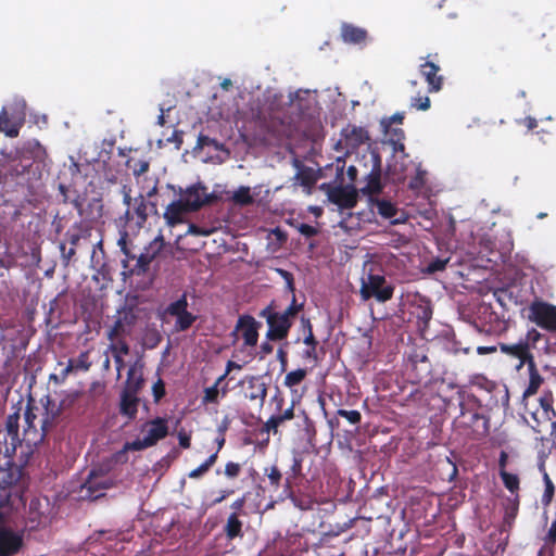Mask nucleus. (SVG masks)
<instances>
[{
	"label": "nucleus",
	"instance_id": "1",
	"mask_svg": "<svg viewBox=\"0 0 556 556\" xmlns=\"http://www.w3.org/2000/svg\"><path fill=\"white\" fill-rule=\"evenodd\" d=\"M46 159V148L39 141L25 142L14 156L0 160V182L28 185L40 176Z\"/></svg>",
	"mask_w": 556,
	"mask_h": 556
},
{
	"label": "nucleus",
	"instance_id": "2",
	"mask_svg": "<svg viewBox=\"0 0 556 556\" xmlns=\"http://www.w3.org/2000/svg\"><path fill=\"white\" fill-rule=\"evenodd\" d=\"M283 97L281 94H274L268 101V106L265 111H260L255 121L264 135L274 139L289 138L293 132L292 119L283 112L281 104Z\"/></svg>",
	"mask_w": 556,
	"mask_h": 556
},
{
	"label": "nucleus",
	"instance_id": "3",
	"mask_svg": "<svg viewBox=\"0 0 556 556\" xmlns=\"http://www.w3.org/2000/svg\"><path fill=\"white\" fill-rule=\"evenodd\" d=\"M35 410H38V408L29 401L24 413L26 424L24 428V440L27 441L28 444H37L38 442H41L48 430L54 426L55 420L60 415V407H56L55 403L47 396L45 404V417L38 421L40 425V430H38L35 422L37 419Z\"/></svg>",
	"mask_w": 556,
	"mask_h": 556
},
{
	"label": "nucleus",
	"instance_id": "4",
	"mask_svg": "<svg viewBox=\"0 0 556 556\" xmlns=\"http://www.w3.org/2000/svg\"><path fill=\"white\" fill-rule=\"evenodd\" d=\"M117 483L118 480L110 473L109 469L99 466L89 471L80 492L86 498L97 500L103 496L106 490L117 486Z\"/></svg>",
	"mask_w": 556,
	"mask_h": 556
},
{
	"label": "nucleus",
	"instance_id": "5",
	"mask_svg": "<svg viewBox=\"0 0 556 556\" xmlns=\"http://www.w3.org/2000/svg\"><path fill=\"white\" fill-rule=\"evenodd\" d=\"M394 290V285L388 282L383 275L368 273L362 278L359 293L364 301L375 299L379 303H386L393 298Z\"/></svg>",
	"mask_w": 556,
	"mask_h": 556
},
{
	"label": "nucleus",
	"instance_id": "6",
	"mask_svg": "<svg viewBox=\"0 0 556 556\" xmlns=\"http://www.w3.org/2000/svg\"><path fill=\"white\" fill-rule=\"evenodd\" d=\"M455 424L471 440H481L490 432V419L473 409H462Z\"/></svg>",
	"mask_w": 556,
	"mask_h": 556
},
{
	"label": "nucleus",
	"instance_id": "7",
	"mask_svg": "<svg viewBox=\"0 0 556 556\" xmlns=\"http://www.w3.org/2000/svg\"><path fill=\"white\" fill-rule=\"evenodd\" d=\"M260 317L266 319L268 329L266 339L269 341H281L287 339L293 321L275 309V303L271 302L260 312Z\"/></svg>",
	"mask_w": 556,
	"mask_h": 556
},
{
	"label": "nucleus",
	"instance_id": "8",
	"mask_svg": "<svg viewBox=\"0 0 556 556\" xmlns=\"http://www.w3.org/2000/svg\"><path fill=\"white\" fill-rule=\"evenodd\" d=\"M141 309L134 304H126L117 311V318L108 331V339L113 341L130 336L140 318Z\"/></svg>",
	"mask_w": 556,
	"mask_h": 556
},
{
	"label": "nucleus",
	"instance_id": "9",
	"mask_svg": "<svg viewBox=\"0 0 556 556\" xmlns=\"http://www.w3.org/2000/svg\"><path fill=\"white\" fill-rule=\"evenodd\" d=\"M528 319L543 330L556 332V305L534 300L528 307Z\"/></svg>",
	"mask_w": 556,
	"mask_h": 556
},
{
	"label": "nucleus",
	"instance_id": "10",
	"mask_svg": "<svg viewBox=\"0 0 556 556\" xmlns=\"http://www.w3.org/2000/svg\"><path fill=\"white\" fill-rule=\"evenodd\" d=\"M149 206H151V211L156 212V206L154 203H148L146 201L144 195L139 194L134 198V203L130 208H126L125 213L118 217L117 224L121 228H126L131 223H135L137 228L143 227V225L148 220L149 216Z\"/></svg>",
	"mask_w": 556,
	"mask_h": 556
},
{
	"label": "nucleus",
	"instance_id": "11",
	"mask_svg": "<svg viewBox=\"0 0 556 556\" xmlns=\"http://www.w3.org/2000/svg\"><path fill=\"white\" fill-rule=\"evenodd\" d=\"M206 191L207 188L203 184L197 182L181 192V199L185 201L190 212H197L202 206L218 200L215 193H207Z\"/></svg>",
	"mask_w": 556,
	"mask_h": 556
},
{
	"label": "nucleus",
	"instance_id": "12",
	"mask_svg": "<svg viewBox=\"0 0 556 556\" xmlns=\"http://www.w3.org/2000/svg\"><path fill=\"white\" fill-rule=\"evenodd\" d=\"M24 547V536L4 525L0 513V554L17 555Z\"/></svg>",
	"mask_w": 556,
	"mask_h": 556
},
{
	"label": "nucleus",
	"instance_id": "13",
	"mask_svg": "<svg viewBox=\"0 0 556 556\" xmlns=\"http://www.w3.org/2000/svg\"><path fill=\"white\" fill-rule=\"evenodd\" d=\"M164 245L165 241L162 236L151 241L139 256L136 255V264L129 269L130 274L137 276L144 275L149 270L150 264L160 254Z\"/></svg>",
	"mask_w": 556,
	"mask_h": 556
},
{
	"label": "nucleus",
	"instance_id": "14",
	"mask_svg": "<svg viewBox=\"0 0 556 556\" xmlns=\"http://www.w3.org/2000/svg\"><path fill=\"white\" fill-rule=\"evenodd\" d=\"M240 384L244 389V397L254 402L260 408H262L268 390V386L264 381V378L262 376H247L240 381Z\"/></svg>",
	"mask_w": 556,
	"mask_h": 556
},
{
	"label": "nucleus",
	"instance_id": "15",
	"mask_svg": "<svg viewBox=\"0 0 556 556\" xmlns=\"http://www.w3.org/2000/svg\"><path fill=\"white\" fill-rule=\"evenodd\" d=\"M260 328L261 323H258L253 316L244 314L239 316L232 334L236 336V333L240 331L244 341V345L255 346L258 340Z\"/></svg>",
	"mask_w": 556,
	"mask_h": 556
},
{
	"label": "nucleus",
	"instance_id": "16",
	"mask_svg": "<svg viewBox=\"0 0 556 556\" xmlns=\"http://www.w3.org/2000/svg\"><path fill=\"white\" fill-rule=\"evenodd\" d=\"M371 161L372 166L366 177V185L362 188V192L370 197L379 194L383 189V185L381 182V156L378 153H372Z\"/></svg>",
	"mask_w": 556,
	"mask_h": 556
},
{
	"label": "nucleus",
	"instance_id": "17",
	"mask_svg": "<svg viewBox=\"0 0 556 556\" xmlns=\"http://www.w3.org/2000/svg\"><path fill=\"white\" fill-rule=\"evenodd\" d=\"M371 206L384 219H389L392 225H399L406 220L404 213H401L397 206L389 200L371 198Z\"/></svg>",
	"mask_w": 556,
	"mask_h": 556
},
{
	"label": "nucleus",
	"instance_id": "18",
	"mask_svg": "<svg viewBox=\"0 0 556 556\" xmlns=\"http://www.w3.org/2000/svg\"><path fill=\"white\" fill-rule=\"evenodd\" d=\"M412 358V369L408 374L409 380L412 383L420 384L426 383L431 378V364L428 356L422 355L420 358Z\"/></svg>",
	"mask_w": 556,
	"mask_h": 556
},
{
	"label": "nucleus",
	"instance_id": "19",
	"mask_svg": "<svg viewBox=\"0 0 556 556\" xmlns=\"http://www.w3.org/2000/svg\"><path fill=\"white\" fill-rule=\"evenodd\" d=\"M148 427L147 434L143 437L150 446H154L160 440L168 435L167 419L156 417L144 424Z\"/></svg>",
	"mask_w": 556,
	"mask_h": 556
},
{
	"label": "nucleus",
	"instance_id": "20",
	"mask_svg": "<svg viewBox=\"0 0 556 556\" xmlns=\"http://www.w3.org/2000/svg\"><path fill=\"white\" fill-rule=\"evenodd\" d=\"M328 197L341 208H353L357 203L356 191L350 187H336L330 190Z\"/></svg>",
	"mask_w": 556,
	"mask_h": 556
},
{
	"label": "nucleus",
	"instance_id": "21",
	"mask_svg": "<svg viewBox=\"0 0 556 556\" xmlns=\"http://www.w3.org/2000/svg\"><path fill=\"white\" fill-rule=\"evenodd\" d=\"M18 445L0 431V470L10 469L15 465L14 457Z\"/></svg>",
	"mask_w": 556,
	"mask_h": 556
},
{
	"label": "nucleus",
	"instance_id": "22",
	"mask_svg": "<svg viewBox=\"0 0 556 556\" xmlns=\"http://www.w3.org/2000/svg\"><path fill=\"white\" fill-rule=\"evenodd\" d=\"M419 71L428 84L429 92H438L442 89L444 78L442 75H439V65H437L433 62L427 61L420 65Z\"/></svg>",
	"mask_w": 556,
	"mask_h": 556
},
{
	"label": "nucleus",
	"instance_id": "23",
	"mask_svg": "<svg viewBox=\"0 0 556 556\" xmlns=\"http://www.w3.org/2000/svg\"><path fill=\"white\" fill-rule=\"evenodd\" d=\"M500 348L503 353L519 359L518 367L529 365L530 361H534L527 341H520L514 344L501 343Z\"/></svg>",
	"mask_w": 556,
	"mask_h": 556
},
{
	"label": "nucleus",
	"instance_id": "24",
	"mask_svg": "<svg viewBox=\"0 0 556 556\" xmlns=\"http://www.w3.org/2000/svg\"><path fill=\"white\" fill-rule=\"evenodd\" d=\"M49 525V517L45 511L40 510L39 500H31L26 518L28 530H37L46 528Z\"/></svg>",
	"mask_w": 556,
	"mask_h": 556
},
{
	"label": "nucleus",
	"instance_id": "25",
	"mask_svg": "<svg viewBox=\"0 0 556 556\" xmlns=\"http://www.w3.org/2000/svg\"><path fill=\"white\" fill-rule=\"evenodd\" d=\"M190 213L185 201L182 199L173 201L169 203L164 212V219L168 226H176L181 224L185 219V215Z\"/></svg>",
	"mask_w": 556,
	"mask_h": 556
},
{
	"label": "nucleus",
	"instance_id": "26",
	"mask_svg": "<svg viewBox=\"0 0 556 556\" xmlns=\"http://www.w3.org/2000/svg\"><path fill=\"white\" fill-rule=\"evenodd\" d=\"M367 30L353 24L343 23L341 26V38L345 43L362 45L367 40Z\"/></svg>",
	"mask_w": 556,
	"mask_h": 556
},
{
	"label": "nucleus",
	"instance_id": "27",
	"mask_svg": "<svg viewBox=\"0 0 556 556\" xmlns=\"http://www.w3.org/2000/svg\"><path fill=\"white\" fill-rule=\"evenodd\" d=\"M228 391V383L224 381V377H218L213 386L204 389L202 404H217L219 395L225 397Z\"/></svg>",
	"mask_w": 556,
	"mask_h": 556
},
{
	"label": "nucleus",
	"instance_id": "28",
	"mask_svg": "<svg viewBox=\"0 0 556 556\" xmlns=\"http://www.w3.org/2000/svg\"><path fill=\"white\" fill-rule=\"evenodd\" d=\"M381 125L384 128L388 141L393 146L394 152H403L405 149L403 142L405 139L404 130L401 127L390 126V123H386V119H382Z\"/></svg>",
	"mask_w": 556,
	"mask_h": 556
},
{
	"label": "nucleus",
	"instance_id": "29",
	"mask_svg": "<svg viewBox=\"0 0 556 556\" xmlns=\"http://www.w3.org/2000/svg\"><path fill=\"white\" fill-rule=\"evenodd\" d=\"M143 383L144 379L142 372H137L136 366L132 365L128 369L127 379L122 392L137 395L139 391L142 389Z\"/></svg>",
	"mask_w": 556,
	"mask_h": 556
},
{
	"label": "nucleus",
	"instance_id": "30",
	"mask_svg": "<svg viewBox=\"0 0 556 556\" xmlns=\"http://www.w3.org/2000/svg\"><path fill=\"white\" fill-rule=\"evenodd\" d=\"M302 462L303 459L299 454L293 455L290 468L286 471L285 491L292 489L296 480L302 477Z\"/></svg>",
	"mask_w": 556,
	"mask_h": 556
},
{
	"label": "nucleus",
	"instance_id": "31",
	"mask_svg": "<svg viewBox=\"0 0 556 556\" xmlns=\"http://www.w3.org/2000/svg\"><path fill=\"white\" fill-rule=\"evenodd\" d=\"M139 397L137 395L122 392L119 413L126 416L129 420L136 418L138 413Z\"/></svg>",
	"mask_w": 556,
	"mask_h": 556
},
{
	"label": "nucleus",
	"instance_id": "32",
	"mask_svg": "<svg viewBox=\"0 0 556 556\" xmlns=\"http://www.w3.org/2000/svg\"><path fill=\"white\" fill-rule=\"evenodd\" d=\"M346 141L352 147H358L370 140L368 130L361 126H351L343 130Z\"/></svg>",
	"mask_w": 556,
	"mask_h": 556
},
{
	"label": "nucleus",
	"instance_id": "33",
	"mask_svg": "<svg viewBox=\"0 0 556 556\" xmlns=\"http://www.w3.org/2000/svg\"><path fill=\"white\" fill-rule=\"evenodd\" d=\"M528 369H529V383H528V387L526 388V390L523 391V394H522L523 399H528V397L534 395L538 392L541 384L543 383V378L540 375L534 361H530V364L528 365Z\"/></svg>",
	"mask_w": 556,
	"mask_h": 556
},
{
	"label": "nucleus",
	"instance_id": "34",
	"mask_svg": "<svg viewBox=\"0 0 556 556\" xmlns=\"http://www.w3.org/2000/svg\"><path fill=\"white\" fill-rule=\"evenodd\" d=\"M242 521L239 519V516L237 513H231L226 521V525L224 527V532L226 538L229 541L235 540L236 538H242L243 531H242Z\"/></svg>",
	"mask_w": 556,
	"mask_h": 556
},
{
	"label": "nucleus",
	"instance_id": "35",
	"mask_svg": "<svg viewBox=\"0 0 556 556\" xmlns=\"http://www.w3.org/2000/svg\"><path fill=\"white\" fill-rule=\"evenodd\" d=\"M0 431L4 434H8V438L13 440V442H16L21 445V439L18 435L20 431V413L15 412L13 414H10L7 417L5 420V428L0 429Z\"/></svg>",
	"mask_w": 556,
	"mask_h": 556
},
{
	"label": "nucleus",
	"instance_id": "36",
	"mask_svg": "<svg viewBox=\"0 0 556 556\" xmlns=\"http://www.w3.org/2000/svg\"><path fill=\"white\" fill-rule=\"evenodd\" d=\"M303 343L307 346L303 353L302 358L305 361L313 362L314 365H316L319 361L318 354H317V346L319 342L315 338L314 333L305 334L303 339Z\"/></svg>",
	"mask_w": 556,
	"mask_h": 556
},
{
	"label": "nucleus",
	"instance_id": "37",
	"mask_svg": "<svg viewBox=\"0 0 556 556\" xmlns=\"http://www.w3.org/2000/svg\"><path fill=\"white\" fill-rule=\"evenodd\" d=\"M282 494L285 495L286 498H289L295 507L300 508L301 510H308L312 509L313 507L312 497L304 494L295 493L293 488L288 491L283 490Z\"/></svg>",
	"mask_w": 556,
	"mask_h": 556
},
{
	"label": "nucleus",
	"instance_id": "38",
	"mask_svg": "<svg viewBox=\"0 0 556 556\" xmlns=\"http://www.w3.org/2000/svg\"><path fill=\"white\" fill-rule=\"evenodd\" d=\"M89 235V229L83 223H75L66 232L65 239L71 247L76 248L81 238Z\"/></svg>",
	"mask_w": 556,
	"mask_h": 556
},
{
	"label": "nucleus",
	"instance_id": "39",
	"mask_svg": "<svg viewBox=\"0 0 556 556\" xmlns=\"http://www.w3.org/2000/svg\"><path fill=\"white\" fill-rule=\"evenodd\" d=\"M539 402L544 418H546L547 420H553L554 418H556V413L553 408L554 399L552 392H545L543 395L540 396Z\"/></svg>",
	"mask_w": 556,
	"mask_h": 556
},
{
	"label": "nucleus",
	"instance_id": "40",
	"mask_svg": "<svg viewBox=\"0 0 556 556\" xmlns=\"http://www.w3.org/2000/svg\"><path fill=\"white\" fill-rule=\"evenodd\" d=\"M162 341V336L160 331L155 327H147L143 337L142 343L147 349L156 348Z\"/></svg>",
	"mask_w": 556,
	"mask_h": 556
},
{
	"label": "nucleus",
	"instance_id": "41",
	"mask_svg": "<svg viewBox=\"0 0 556 556\" xmlns=\"http://www.w3.org/2000/svg\"><path fill=\"white\" fill-rule=\"evenodd\" d=\"M231 200L235 204L247 206L254 202L249 187L241 186L232 194Z\"/></svg>",
	"mask_w": 556,
	"mask_h": 556
},
{
	"label": "nucleus",
	"instance_id": "42",
	"mask_svg": "<svg viewBox=\"0 0 556 556\" xmlns=\"http://www.w3.org/2000/svg\"><path fill=\"white\" fill-rule=\"evenodd\" d=\"M117 244H118L121 251L126 256V258L123 260V267L128 268V262L134 261L136 258V254L131 253L130 249L128 248V232H127L126 228H122L121 237L117 241Z\"/></svg>",
	"mask_w": 556,
	"mask_h": 556
},
{
	"label": "nucleus",
	"instance_id": "43",
	"mask_svg": "<svg viewBox=\"0 0 556 556\" xmlns=\"http://www.w3.org/2000/svg\"><path fill=\"white\" fill-rule=\"evenodd\" d=\"M500 477L503 481L504 486L511 493L518 495V491L520 489V480L519 477L515 473H510L508 471L500 472Z\"/></svg>",
	"mask_w": 556,
	"mask_h": 556
},
{
	"label": "nucleus",
	"instance_id": "44",
	"mask_svg": "<svg viewBox=\"0 0 556 556\" xmlns=\"http://www.w3.org/2000/svg\"><path fill=\"white\" fill-rule=\"evenodd\" d=\"M148 447H151L148 442L142 439H136L131 442H126L121 451L116 453V459L119 460L123 455H125L128 451H142Z\"/></svg>",
	"mask_w": 556,
	"mask_h": 556
},
{
	"label": "nucleus",
	"instance_id": "45",
	"mask_svg": "<svg viewBox=\"0 0 556 556\" xmlns=\"http://www.w3.org/2000/svg\"><path fill=\"white\" fill-rule=\"evenodd\" d=\"M307 370L304 368H298L288 372L285 377L283 384L288 388L299 386L306 377Z\"/></svg>",
	"mask_w": 556,
	"mask_h": 556
},
{
	"label": "nucleus",
	"instance_id": "46",
	"mask_svg": "<svg viewBox=\"0 0 556 556\" xmlns=\"http://www.w3.org/2000/svg\"><path fill=\"white\" fill-rule=\"evenodd\" d=\"M264 473L268 478L269 485L274 490H278L280 488L281 481H282V472L279 469V467L277 465H273L270 467H266L264 469Z\"/></svg>",
	"mask_w": 556,
	"mask_h": 556
},
{
	"label": "nucleus",
	"instance_id": "47",
	"mask_svg": "<svg viewBox=\"0 0 556 556\" xmlns=\"http://www.w3.org/2000/svg\"><path fill=\"white\" fill-rule=\"evenodd\" d=\"M415 315L419 321H422L425 325H427L432 318V307L430 302L421 300L420 304H418L416 307Z\"/></svg>",
	"mask_w": 556,
	"mask_h": 556
},
{
	"label": "nucleus",
	"instance_id": "48",
	"mask_svg": "<svg viewBox=\"0 0 556 556\" xmlns=\"http://www.w3.org/2000/svg\"><path fill=\"white\" fill-rule=\"evenodd\" d=\"M176 317L177 319L175 323V328L178 331H186L187 329H189L197 318L193 314H191L188 311H185L184 313L177 315Z\"/></svg>",
	"mask_w": 556,
	"mask_h": 556
},
{
	"label": "nucleus",
	"instance_id": "49",
	"mask_svg": "<svg viewBox=\"0 0 556 556\" xmlns=\"http://www.w3.org/2000/svg\"><path fill=\"white\" fill-rule=\"evenodd\" d=\"M470 383L475 387L483 389L488 392H493L496 388V383L488 379L484 375L478 374L471 377Z\"/></svg>",
	"mask_w": 556,
	"mask_h": 556
},
{
	"label": "nucleus",
	"instance_id": "50",
	"mask_svg": "<svg viewBox=\"0 0 556 556\" xmlns=\"http://www.w3.org/2000/svg\"><path fill=\"white\" fill-rule=\"evenodd\" d=\"M187 307H188L187 296H186V294H182L178 300H176L175 302H172L167 306L166 312L170 316L176 317L177 315H180L181 313L187 311Z\"/></svg>",
	"mask_w": 556,
	"mask_h": 556
},
{
	"label": "nucleus",
	"instance_id": "51",
	"mask_svg": "<svg viewBox=\"0 0 556 556\" xmlns=\"http://www.w3.org/2000/svg\"><path fill=\"white\" fill-rule=\"evenodd\" d=\"M110 351L112 352L113 355H121V356H124V355H128L129 352H130V348L128 345V343L123 340V339H119V340H113L111 345H110Z\"/></svg>",
	"mask_w": 556,
	"mask_h": 556
},
{
	"label": "nucleus",
	"instance_id": "52",
	"mask_svg": "<svg viewBox=\"0 0 556 556\" xmlns=\"http://www.w3.org/2000/svg\"><path fill=\"white\" fill-rule=\"evenodd\" d=\"M242 471V465L236 462H227L224 468V475L228 479H236Z\"/></svg>",
	"mask_w": 556,
	"mask_h": 556
},
{
	"label": "nucleus",
	"instance_id": "53",
	"mask_svg": "<svg viewBox=\"0 0 556 556\" xmlns=\"http://www.w3.org/2000/svg\"><path fill=\"white\" fill-rule=\"evenodd\" d=\"M91 367V362L89 361V352H81L78 357L74 361L75 370L87 371Z\"/></svg>",
	"mask_w": 556,
	"mask_h": 556
},
{
	"label": "nucleus",
	"instance_id": "54",
	"mask_svg": "<svg viewBox=\"0 0 556 556\" xmlns=\"http://www.w3.org/2000/svg\"><path fill=\"white\" fill-rule=\"evenodd\" d=\"M303 308V304H298L295 294H293L290 305L283 311L280 312L288 319L292 320L298 315V313Z\"/></svg>",
	"mask_w": 556,
	"mask_h": 556
},
{
	"label": "nucleus",
	"instance_id": "55",
	"mask_svg": "<svg viewBox=\"0 0 556 556\" xmlns=\"http://www.w3.org/2000/svg\"><path fill=\"white\" fill-rule=\"evenodd\" d=\"M338 416L345 418L350 424L356 425L362 420V415L358 410H346V409H338Z\"/></svg>",
	"mask_w": 556,
	"mask_h": 556
},
{
	"label": "nucleus",
	"instance_id": "56",
	"mask_svg": "<svg viewBox=\"0 0 556 556\" xmlns=\"http://www.w3.org/2000/svg\"><path fill=\"white\" fill-rule=\"evenodd\" d=\"M507 501L508 504L505 508V521H508L509 519H514L516 517L519 506V496L516 495L515 498H508Z\"/></svg>",
	"mask_w": 556,
	"mask_h": 556
},
{
	"label": "nucleus",
	"instance_id": "57",
	"mask_svg": "<svg viewBox=\"0 0 556 556\" xmlns=\"http://www.w3.org/2000/svg\"><path fill=\"white\" fill-rule=\"evenodd\" d=\"M61 257L64 266H68L73 257L76 255V248L66 249L65 242L60 243Z\"/></svg>",
	"mask_w": 556,
	"mask_h": 556
},
{
	"label": "nucleus",
	"instance_id": "58",
	"mask_svg": "<svg viewBox=\"0 0 556 556\" xmlns=\"http://www.w3.org/2000/svg\"><path fill=\"white\" fill-rule=\"evenodd\" d=\"M152 394L155 403H159L166 394L165 383L162 378H159L152 386Z\"/></svg>",
	"mask_w": 556,
	"mask_h": 556
},
{
	"label": "nucleus",
	"instance_id": "59",
	"mask_svg": "<svg viewBox=\"0 0 556 556\" xmlns=\"http://www.w3.org/2000/svg\"><path fill=\"white\" fill-rule=\"evenodd\" d=\"M74 370V359H70L66 367L62 369L60 376L52 374L50 376V380H54L58 383H62L66 380L67 376Z\"/></svg>",
	"mask_w": 556,
	"mask_h": 556
},
{
	"label": "nucleus",
	"instance_id": "60",
	"mask_svg": "<svg viewBox=\"0 0 556 556\" xmlns=\"http://www.w3.org/2000/svg\"><path fill=\"white\" fill-rule=\"evenodd\" d=\"M412 108L426 111L430 108V99L427 96H418L412 99Z\"/></svg>",
	"mask_w": 556,
	"mask_h": 556
},
{
	"label": "nucleus",
	"instance_id": "61",
	"mask_svg": "<svg viewBox=\"0 0 556 556\" xmlns=\"http://www.w3.org/2000/svg\"><path fill=\"white\" fill-rule=\"evenodd\" d=\"M447 262L448 260L435 258L428 264L427 271L429 274H434L437 271L444 270L447 265Z\"/></svg>",
	"mask_w": 556,
	"mask_h": 556
},
{
	"label": "nucleus",
	"instance_id": "62",
	"mask_svg": "<svg viewBox=\"0 0 556 556\" xmlns=\"http://www.w3.org/2000/svg\"><path fill=\"white\" fill-rule=\"evenodd\" d=\"M218 142L216 139L211 138L206 135L200 134L197 140V148L204 149L205 147H215L217 148Z\"/></svg>",
	"mask_w": 556,
	"mask_h": 556
},
{
	"label": "nucleus",
	"instance_id": "63",
	"mask_svg": "<svg viewBox=\"0 0 556 556\" xmlns=\"http://www.w3.org/2000/svg\"><path fill=\"white\" fill-rule=\"evenodd\" d=\"M298 231L306 238H312L318 235V229L316 227L304 223L298 226Z\"/></svg>",
	"mask_w": 556,
	"mask_h": 556
},
{
	"label": "nucleus",
	"instance_id": "64",
	"mask_svg": "<svg viewBox=\"0 0 556 556\" xmlns=\"http://www.w3.org/2000/svg\"><path fill=\"white\" fill-rule=\"evenodd\" d=\"M211 468L203 462L197 468L192 469L188 477L190 479H200L202 478Z\"/></svg>",
	"mask_w": 556,
	"mask_h": 556
}]
</instances>
